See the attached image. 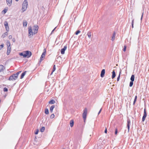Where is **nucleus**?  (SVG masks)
Wrapping results in <instances>:
<instances>
[{
  "label": "nucleus",
  "instance_id": "nucleus-31",
  "mask_svg": "<svg viewBox=\"0 0 149 149\" xmlns=\"http://www.w3.org/2000/svg\"><path fill=\"white\" fill-rule=\"evenodd\" d=\"M4 44H3L0 45V50H1L3 47Z\"/></svg>",
  "mask_w": 149,
  "mask_h": 149
},
{
  "label": "nucleus",
  "instance_id": "nucleus-11",
  "mask_svg": "<svg viewBox=\"0 0 149 149\" xmlns=\"http://www.w3.org/2000/svg\"><path fill=\"white\" fill-rule=\"evenodd\" d=\"M105 73V69H103L101 72L100 76L102 77H103L104 76Z\"/></svg>",
  "mask_w": 149,
  "mask_h": 149
},
{
  "label": "nucleus",
  "instance_id": "nucleus-9",
  "mask_svg": "<svg viewBox=\"0 0 149 149\" xmlns=\"http://www.w3.org/2000/svg\"><path fill=\"white\" fill-rule=\"evenodd\" d=\"M147 115V113L146 112V109H145L144 110V115H143V117L142 119V121L143 122L145 120V118H146V117Z\"/></svg>",
  "mask_w": 149,
  "mask_h": 149
},
{
  "label": "nucleus",
  "instance_id": "nucleus-18",
  "mask_svg": "<svg viewBox=\"0 0 149 149\" xmlns=\"http://www.w3.org/2000/svg\"><path fill=\"white\" fill-rule=\"evenodd\" d=\"M112 79H113V78H114L116 76V73H115V72L114 71V70L112 72Z\"/></svg>",
  "mask_w": 149,
  "mask_h": 149
},
{
  "label": "nucleus",
  "instance_id": "nucleus-33",
  "mask_svg": "<svg viewBox=\"0 0 149 149\" xmlns=\"http://www.w3.org/2000/svg\"><path fill=\"white\" fill-rule=\"evenodd\" d=\"M54 114H52L50 116V118H53L54 117Z\"/></svg>",
  "mask_w": 149,
  "mask_h": 149
},
{
  "label": "nucleus",
  "instance_id": "nucleus-36",
  "mask_svg": "<svg viewBox=\"0 0 149 149\" xmlns=\"http://www.w3.org/2000/svg\"><path fill=\"white\" fill-rule=\"evenodd\" d=\"M126 45L124 46L123 51L124 52H125L126 50Z\"/></svg>",
  "mask_w": 149,
  "mask_h": 149
},
{
  "label": "nucleus",
  "instance_id": "nucleus-40",
  "mask_svg": "<svg viewBox=\"0 0 149 149\" xmlns=\"http://www.w3.org/2000/svg\"><path fill=\"white\" fill-rule=\"evenodd\" d=\"M12 36L11 35H10L8 36V38L9 39H11L12 38Z\"/></svg>",
  "mask_w": 149,
  "mask_h": 149
},
{
  "label": "nucleus",
  "instance_id": "nucleus-34",
  "mask_svg": "<svg viewBox=\"0 0 149 149\" xmlns=\"http://www.w3.org/2000/svg\"><path fill=\"white\" fill-rule=\"evenodd\" d=\"M8 89L6 87H5L3 88V91L4 92H7L8 91Z\"/></svg>",
  "mask_w": 149,
  "mask_h": 149
},
{
  "label": "nucleus",
  "instance_id": "nucleus-42",
  "mask_svg": "<svg viewBox=\"0 0 149 149\" xmlns=\"http://www.w3.org/2000/svg\"><path fill=\"white\" fill-rule=\"evenodd\" d=\"M13 41L15 42V38H13L12 40Z\"/></svg>",
  "mask_w": 149,
  "mask_h": 149
},
{
  "label": "nucleus",
  "instance_id": "nucleus-24",
  "mask_svg": "<svg viewBox=\"0 0 149 149\" xmlns=\"http://www.w3.org/2000/svg\"><path fill=\"white\" fill-rule=\"evenodd\" d=\"M8 10L5 8L2 11V13L3 14H5L7 11Z\"/></svg>",
  "mask_w": 149,
  "mask_h": 149
},
{
  "label": "nucleus",
  "instance_id": "nucleus-14",
  "mask_svg": "<svg viewBox=\"0 0 149 149\" xmlns=\"http://www.w3.org/2000/svg\"><path fill=\"white\" fill-rule=\"evenodd\" d=\"M4 69V67L3 65H0V72L3 71Z\"/></svg>",
  "mask_w": 149,
  "mask_h": 149
},
{
  "label": "nucleus",
  "instance_id": "nucleus-16",
  "mask_svg": "<svg viewBox=\"0 0 149 149\" xmlns=\"http://www.w3.org/2000/svg\"><path fill=\"white\" fill-rule=\"evenodd\" d=\"M130 121L129 120L128 121H127V128H128V131H129V130H130Z\"/></svg>",
  "mask_w": 149,
  "mask_h": 149
},
{
  "label": "nucleus",
  "instance_id": "nucleus-12",
  "mask_svg": "<svg viewBox=\"0 0 149 149\" xmlns=\"http://www.w3.org/2000/svg\"><path fill=\"white\" fill-rule=\"evenodd\" d=\"M7 4L10 6L12 2V0H6Z\"/></svg>",
  "mask_w": 149,
  "mask_h": 149
},
{
  "label": "nucleus",
  "instance_id": "nucleus-13",
  "mask_svg": "<svg viewBox=\"0 0 149 149\" xmlns=\"http://www.w3.org/2000/svg\"><path fill=\"white\" fill-rule=\"evenodd\" d=\"M74 124V121L73 120H71L70 121V125L71 127H72Z\"/></svg>",
  "mask_w": 149,
  "mask_h": 149
},
{
  "label": "nucleus",
  "instance_id": "nucleus-26",
  "mask_svg": "<svg viewBox=\"0 0 149 149\" xmlns=\"http://www.w3.org/2000/svg\"><path fill=\"white\" fill-rule=\"evenodd\" d=\"M137 96L136 95L135 96V98H134V102H133V104L134 105L135 104V103H136V100H137Z\"/></svg>",
  "mask_w": 149,
  "mask_h": 149
},
{
  "label": "nucleus",
  "instance_id": "nucleus-5",
  "mask_svg": "<svg viewBox=\"0 0 149 149\" xmlns=\"http://www.w3.org/2000/svg\"><path fill=\"white\" fill-rule=\"evenodd\" d=\"M6 45L7 47V54L8 55L9 54L11 51V47H10V42L7 41L6 42Z\"/></svg>",
  "mask_w": 149,
  "mask_h": 149
},
{
  "label": "nucleus",
  "instance_id": "nucleus-17",
  "mask_svg": "<svg viewBox=\"0 0 149 149\" xmlns=\"http://www.w3.org/2000/svg\"><path fill=\"white\" fill-rule=\"evenodd\" d=\"M8 35V33L7 32H6L4 33L2 36V37L3 38H4L6 37Z\"/></svg>",
  "mask_w": 149,
  "mask_h": 149
},
{
  "label": "nucleus",
  "instance_id": "nucleus-32",
  "mask_svg": "<svg viewBox=\"0 0 149 149\" xmlns=\"http://www.w3.org/2000/svg\"><path fill=\"white\" fill-rule=\"evenodd\" d=\"M80 31L79 30H78L75 33V34L76 35H77L79 33H80Z\"/></svg>",
  "mask_w": 149,
  "mask_h": 149
},
{
  "label": "nucleus",
  "instance_id": "nucleus-8",
  "mask_svg": "<svg viewBox=\"0 0 149 149\" xmlns=\"http://www.w3.org/2000/svg\"><path fill=\"white\" fill-rule=\"evenodd\" d=\"M4 24L5 26L6 31L7 32L8 31H9V27L8 22L7 21H5L4 22Z\"/></svg>",
  "mask_w": 149,
  "mask_h": 149
},
{
  "label": "nucleus",
  "instance_id": "nucleus-6",
  "mask_svg": "<svg viewBox=\"0 0 149 149\" xmlns=\"http://www.w3.org/2000/svg\"><path fill=\"white\" fill-rule=\"evenodd\" d=\"M46 49H44V52L42 53V54L40 58V62H41L42 60H43L45 58V55L46 54Z\"/></svg>",
  "mask_w": 149,
  "mask_h": 149
},
{
  "label": "nucleus",
  "instance_id": "nucleus-10",
  "mask_svg": "<svg viewBox=\"0 0 149 149\" xmlns=\"http://www.w3.org/2000/svg\"><path fill=\"white\" fill-rule=\"evenodd\" d=\"M67 48V46L66 45L61 50V53L62 54H63L65 53V52Z\"/></svg>",
  "mask_w": 149,
  "mask_h": 149
},
{
  "label": "nucleus",
  "instance_id": "nucleus-43",
  "mask_svg": "<svg viewBox=\"0 0 149 149\" xmlns=\"http://www.w3.org/2000/svg\"><path fill=\"white\" fill-rule=\"evenodd\" d=\"M101 110H102V109H100V111L99 112V113H98V114H99L100 113V112H101Z\"/></svg>",
  "mask_w": 149,
  "mask_h": 149
},
{
  "label": "nucleus",
  "instance_id": "nucleus-20",
  "mask_svg": "<svg viewBox=\"0 0 149 149\" xmlns=\"http://www.w3.org/2000/svg\"><path fill=\"white\" fill-rule=\"evenodd\" d=\"M55 107V106L54 105H52L50 107V112H51V113H52V112H53V109Z\"/></svg>",
  "mask_w": 149,
  "mask_h": 149
},
{
  "label": "nucleus",
  "instance_id": "nucleus-25",
  "mask_svg": "<svg viewBox=\"0 0 149 149\" xmlns=\"http://www.w3.org/2000/svg\"><path fill=\"white\" fill-rule=\"evenodd\" d=\"M27 23L26 21H25L23 22V25L24 26H26L27 25Z\"/></svg>",
  "mask_w": 149,
  "mask_h": 149
},
{
  "label": "nucleus",
  "instance_id": "nucleus-29",
  "mask_svg": "<svg viewBox=\"0 0 149 149\" xmlns=\"http://www.w3.org/2000/svg\"><path fill=\"white\" fill-rule=\"evenodd\" d=\"M45 130V127H43L40 129V131L41 132H43Z\"/></svg>",
  "mask_w": 149,
  "mask_h": 149
},
{
  "label": "nucleus",
  "instance_id": "nucleus-19",
  "mask_svg": "<svg viewBox=\"0 0 149 149\" xmlns=\"http://www.w3.org/2000/svg\"><path fill=\"white\" fill-rule=\"evenodd\" d=\"M26 71H25L22 73L21 76V77H20V78L21 79H22L24 77V75H25V74H26Z\"/></svg>",
  "mask_w": 149,
  "mask_h": 149
},
{
  "label": "nucleus",
  "instance_id": "nucleus-47",
  "mask_svg": "<svg viewBox=\"0 0 149 149\" xmlns=\"http://www.w3.org/2000/svg\"><path fill=\"white\" fill-rule=\"evenodd\" d=\"M16 0V1H19V0Z\"/></svg>",
  "mask_w": 149,
  "mask_h": 149
},
{
  "label": "nucleus",
  "instance_id": "nucleus-21",
  "mask_svg": "<svg viewBox=\"0 0 149 149\" xmlns=\"http://www.w3.org/2000/svg\"><path fill=\"white\" fill-rule=\"evenodd\" d=\"M55 102L54 100H52L49 102V103L50 104H54L55 103Z\"/></svg>",
  "mask_w": 149,
  "mask_h": 149
},
{
  "label": "nucleus",
  "instance_id": "nucleus-3",
  "mask_svg": "<svg viewBox=\"0 0 149 149\" xmlns=\"http://www.w3.org/2000/svg\"><path fill=\"white\" fill-rule=\"evenodd\" d=\"M28 6V3L26 0H25L24 1L22 5V7L21 9L22 12H24L25 11Z\"/></svg>",
  "mask_w": 149,
  "mask_h": 149
},
{
  "label": "nucleus",
  "instance_id": "nucleus-44",
  "mask_svg": "<svg viewBox=\"0 0 149 149\" xmlns=\"http://www.w3.org/2000/svg\"><path fill=\"white\" fill-rule=\"evenodd\" d=\"M101 110H102V109H100V111L99 112V113H98V114H99L100 113V112H101Z\"/></svg>",
  "mask_w": 149,
  "mask_h": 149
},
{
  "label": "nucleus",
  "instance_id": "nucleus-28",
  "mask_svg": "<svg viewBox=\"0 0 149 149\" xmlns=\"http://www.w3.org/2000/svg\"><path fill=\"white\" fill-rule=\"evenodd\" d=\"M45 113L46 114H49V111L47 109H45Z\"/></svg>",
  "mask_w": 149,
  "mask_h": 149
},
{
  "label": "nucleus",
  "instance_id": "nucleus-2",
  "mask_svg": "<svg viewBox=\"0 0 149 149\" xmlns=\"http://www.w3.org/2000/svg\"><path fill=\"white\" fill-rule=\"evenodd\" d=\"M19 55L22 56L24 58H29L31 56L32 53L30 51H26L21 53Z\"/></svg>",
  "mask_w": 149,
  "mask_h": 149
},
{
  "label": "nucleus",
  "instance_id": "nucleus-22",
  "mask_svg": "<svg viewBox=\"0 0 149 149\" xmlns=\"http://www.w3.org/2000/svg\"><path fill=\"white\" fill-rule=\"evenodd\" d=\"M131 80L132 81H134V75H132L131 77Z\"/></svg>",
  "mask_w": 149,
  "mask_h": 149
},
{
  "label": "nucleus",
  "instance_id": "nucleus-45",
  "mask_svg": "<svg viewBox=\"0 0 149 149\" xmlns=\"http://www.w3.org/2000/svg\"><path fill=\"white\" fill-rule=\"evenodd\" d=\"M143 14H142V16H141V19H142V17H143Z\"/></svg>",
  "mask_w": 149,
  "mask_h": 149
},
{
  "label": "nucleus",
  "instance_id": "nucleus-1",
  "mask_svg": "<svg viewBox=\"0 0 149 149\" xmlns=\"http://www.w3.org/2000/svg\"><path fill=\"white\" fill-rule=\"evenodd\" d=\"M29 35L33 36V34H36L38 29V26L37 25H35L32 28L30 26L28 28Z\"/></svg>",
  "mask_w": 149,
  "mask_h": 149
},
{
  "label": "nucleus",
  "instance_id": "nucleus-7",
  "mask_svg": "<svg viewBox=\"0 0 149 149\" xmlns=\"http://www.w3.org/2000/svg\"><path fill=\"white\" fill-rule=\"evenodd\" d=\"M87 110L86 108H85L84 110V112L83 113V118L85 121L86 120L87 116Z\"/></svg>",
  "mask_w": 149,
  "mask_h": 149
},
{
  "label": "nucleus",
  "instance_id": "nucleus-27",
  "mask_svg": "<svg viewBox=\"0 0 149 149\" xmlns=\"http://www.w3.org/2000/svg\"><path fill=\"white\" fill-rule=\"evenodd\" d=\"M87 35L89 38H91V32H88V33Z\"/></svg>",
  "mask_w": 149,
  "mask_h": 149
},
{
  "label": "nucleus",
  "instance_id": "nucleus-39",
  "mask_svg": "<svg viewBox=\"0 0 149 149\" xmlns=\"http://www.w3.org/2000/svg\"><path fill=\"white\" fill-rule=\"evenodd\" d=\"M132 27L133 28L134 27V20H133L132 21Z\"/></svg>",
  "mask_w": 149,
  "mask_h": 149
},
{
  "label": "nucleus",
  "instance_id": "nucleus-15",
  "mask_svg": "<svg viewBox=\"0 0 149 149\" xmlns=\"http://www.w3.org/2000/svg\"><path fill=\"white\" fill-rule=\"evenodd\" d=\"M115 36H116V33L115 32H114L113 33V36L111 38V40L112 41H113L115 38Z\"/></svg>",
  "mask_w": 149,
  "mask_h": 149
},
{
  "label": "nucleus",
  "instance_id": "nucleus-4",
  "mask_svg": "<svg viewBox=\"0 0 149 149\" xmlns=\"http://www.w3.org/2000/svg\"><path fill=\"white\" fill-rule=\"evenodd\" d=\"M19 74V72H18L16 74H14L10 76L9 78V80L10 81L15 80L17 79Z\"/></svg>",
  "mask_w": 149,
  "mask_h": 149
},
{
  "label": "nucleus",
  "instance_id": "nucleus-37",
  "mask_svg": "<svg viewBox=\"0 0 149 149\" xmlns=\"http://www.w3.org/2000/svg\"><path fill=\"white\" fill-rule=\"evenodd\" d=\"M39 132V130L38 129H37L36 131L35 132V134H37Z\"/></svg>",
  "mask_w": 149,
  "mask_h": 149
},
{
  "label": "nucleus",
  "instance_id": "nucleus-38",
  "mask_svg": "<svg viewBox=\"0 0 149 149\" xmlns=\"http://www.w3.org/2000/svg\"><path fill=\"white\" fill-rule=\"evenodd\" d=\"M120 74L119 76L117 78V81H118L119 80V79H120Z\"/></svg>",
  "mask_w": 149,
  "mask_h": 149
},
{
  "label": "nucleus",
  "instance_id": "nucleus-35",
  "mask_svg": "<svg viewBox=\"0 0 149 149\" xmlns=\"http://www.w3.org/2000/svg\"><path fill=\"white\" fill-rule=\"evenodd\" d=\"M118 133V129L117 128H116L115 129V134L116 135H117Z\"/></svg>",
  "mask_w": 149,
  "mask_h": 149
},
{
  "label": "nucleus",
  "instance_id": "nucleus-46",
  "mask_svg": "<svg viewBox=\"0 0 149 149\" xmlns=\"http://www.w3.org/2000/svg\"><path fill=\"white\" fill-rule=\"evenodd\" d=\"M55 29V28L54 30H53L52 31V32H53L54 30Z\"/></svg>",
  "mask_w": 149,
  "mask_h": 149
},
{
  "label": "nucleus",
  "instance_id": "nucleus-30",
  "mask_svg": "<svg viewBox=\"0 0 149 149\" xmlns=\"http://www.w3.org/2000/svg\"><path fill=\"white\" fill-rule=\"evenodd\" d=\"M133 81H130V87H132V86L133 84Z\"/></svg>",
  "mask_w": 149,
  "mask_h": 149
},
{
  "label": "nucleus",
  "instance_id": "nucleus-41",
  "mask_svg": "<svg viewBox=\"0 0 149 149\" xmlns=\"http://www.w3.org/2000/svg\"><path fill=\"white\" fill-rule=\"evenodd\" d=\"M107 129L106 128H105V130L104 131V132L105 133H107Z\"/></svg>",
  "mask_w": 149,
  "mask_h": 149
},
{
  "label": "nucleus",
  "instance_id": "nucleus-23",
  "mask_svg": "<svg viewBox=\"0 0 149 149\" xmlns=\"http://www.w3.org/2000/svg\"><path fill=\"white\" fill-rule=\"evenodd\" d=\"M56 67H55V65H54V67L52 70V71L51 73V75H52V74L53 72H54L56 70Z\"/></svg>",
  "mask_w": 149,
  "mask_h": 149
}]
</instances>
